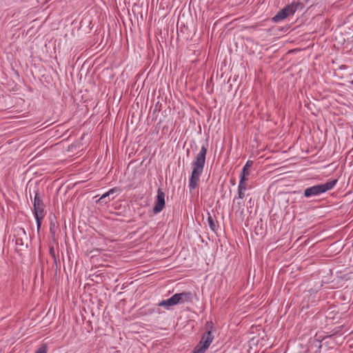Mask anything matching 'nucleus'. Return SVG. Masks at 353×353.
Masks as SVG:
<instances>
[{
  "instance_id": "17",
  "label": "nucleus",
  "mask_w": 353,
  "mask_h": 353,
  "mask_svg": "<svg viewBox=\"0 0 353 353\" xmlns=\"http://www.w3.org/2000/svg\"><path fill=\"white\" fill-rule=\"evenodd\" d=\"M19 232H22L24 235H26V232H25L24 229H23V228H21L19 230Z\"/></svg>"
},
{
  "instance_id": "3",
  "label": "nucleus",
  "mask_w": 353,
  "mask_h": 353,
  "mask_svg": "<svg viewBox=\"0 0 353 353\" xmlns=\"http://www.w3.org/2000/svg\"><path fill=\"white\" fill-rule=\"evenodd\" d=\"M336 183L337 180L334 179L329 181L325 183L319 184L307 188L304 190V196L307 198H309L313 196L319 195L330 190H332Z\"/></svg>"
},
{
  "instance_id": "16",
  "label": "nucleus",
  "mask_w": 353,
  "mask_h": 353,
  "mask_svg": "<svg viewBox=\"0 0 353 353\" xmlns=\"http://www.w3.org/2000/svg\"><path fill=\"white\" fill-rule=\"evenodd\" d=\"M50 254L52 255L53 257H54V250L53 248H51L50 250Z\"/></svg>"
},
{
  "instance_id": "1",
  "label": "nucleus",
  "mask_w": 353,
  "mask_h": 353,
  "mask_svg": "<svg viewBox=\"0 0 353 353\" xmlns=\"http://www.w3.org/2000/svg\"><path fill=\"white\" fill-rule=\"evenodd\" d=\"M208 146V143L205 145H203L195 159L192 162V170L189 179V188L190 190L195 189L198 186L199 179L203 173L205 163Z\"/></svg>"
},
{
  "instance_id": "2",
  "label": "nucleus",
  "mask_w": 353,
  "mask_h": 353,
  "mask_svg": "<svg viewBox=\"0 0 353 353\" xmlns=\"http://www.w3.org/2000/svg\"><path fill=\"white\" fill-rule=\"evenodd\" d=\"M193 296L190 292H183L181 293H176L172 296L170 299L163 300L159 303V306L165 307L169 308L178 304H184L185 303L192 302Z\"/></svg>"
},
{
  "instance_id": "6",
  "label": "nucleus",
  "mask_w": 353,
  "mask_h": 353,
  "mask_svg": "<svg viewBox=\"0 0 353 353\" xmlns=\"http://www.w3.org/2000/svg\"><path fill=\"white\" fill-rule=\"evenodd\" d=\"M165 194L161 189H159L157 191V196L155 204L153 208V212L154 214H158L160 212H161L163 209L165 208Z\"/></svg>"
},
{
  "instance_id": "5",
  "label": "nucleus",
  "mask_w": 353,
  "mask_h": 353,
  "mask_svg": "<svg viewBox=\"0 0 353 353\" xmlns=\"http://www.w3.org/2000/svg\"><path fill=\"white\" fill-rule=\"evenodd\" d=\"M34 216H45L44 204L37 192L34 198Z\"/></svg>"
},
{
  "instance_id": "13",
  "label": "nucleus",
  "mask_w": 353,
  "mask_h": 353,
  "mask_svg": "<svg viewBox=\"0 0 353 353\" xmlns=\"http://www.w3.org/2000/svg\"><path fill=\"white\" fill-rule=\"evenodd\" d=\"M34 217L37 221V230H38V232H39L40 228L41 227L42 220L44 218V216H34Z\"/></svg>"
},
{
  "instance_id": "7",
  "label": "nucleus",
  "mask_w": 353,
  "mask_h": 353,
  "mask_svg": "<svg viewBox=\"0 0 353 353\" xmlns=\"http://www.w3.org/2000/svg\"><path fill=\"white\" fill-rule=\"evenodd\" d=\"M212 342L207 340H201L199 343L196 346L194 353H204V352L209 347Z\"/></svg>"
},
{
  "instance_id": "14",
  "label": "nucleus",
  "mask_w": 353,
  "mask_h": 353,
  "mask_svg": "<svg viewBox=\"0 0 353 353\" xmlns=\"http://www.w3.org/2000/svg\"><path fill=\"white\" fill-rule=\"evenodd\" d=\"M35 353H47V346L46 345H42Z\"/></svg>"
},
{
  "instance_id": "4",
  "label": "nucleus",
  "mask_w": 353,
  "mask_h": 353,
  "mask_svg": "<svg viewBox=\"0 0 353 353\" xmlns=\"http://www.w3.org/2000/svg\"><path fill=\"white\" fill-rule=\"evenodd\" d=\"M299 6V3H295L286 6L277 12V14L272 18V21L274 22H279L291 15H293Z\"/></svg>"
},
{
  "instance_id": "15",
  "label": "nucleus",
  "mask_w": 353,
  "mask_h": 353,
  "mask_svg": "<svg viewBox=\"0 0 353 353\" xmlns=\"http://www.w3.org/2000/svg\"><path fill=\"white\" fill-rule=\"evenodd\" d=\"M244 191L245 190H238V198L239 199H243L245 197Z\"/></svg>"
},
{
  "instance_id": "18",
  "label": "nucleus",
  "mask_w": 353,
  "mask_h": 353,
  "mask_svg": "<svg viewBox=\"0 0 353 353\" xmlns=\"http://www.w3.org/2000/svg\"><path fill=\"white\" fill-rule=\"evenodd\" d=\"M351 83L353 85V80L351 81Z\"/></svg>"
},
{
  "instance_id": "9",
  "label": "nucleus",
  "mask_w": 353,
  "mask_h": 353,
  "mask_svg": "<svg viewBox=\"0 0 353 353\" xmlns=\"http://www.w3.org/2000/svg\"><path fill=\"white\" fill-rule=\"evenodd\" d=\"M117 190V188L110 189L108 192L104 193L102 194V196L99 199V201L103 202L105 203H108L110 201V199L108 198V200H106V198L109 197V196L113 193H114Z\"/></svg>"
},
{
  "instance_id": "10",
  "label": "nucleus",
  "mask_w": 353,
  "mask_h": 353,
  "mask_svg": "<svg viewBox=\"0 0 353 353\" xmlns=\"http://www.w3.org/2000/svg\"><path fill=\"white\" fill-rule=\"evenodd\" d=\"M208 223L210 226V228L212 231L216 232L217 221L214 219V217L210 213H208Z\"/></svg>"
},
{
  "instance_id": "12",
  "label": "nucleus",
  "mask_w": 353,
  "mask_h": 353,
  "mask_svg": "<svg viewBox=\"0 0 353 353\" xmlns=\"http://www.w3.org/2000/svg\"><path fill=\"white\" fill-rule=\"evenodd\" d=\"M213 339H214V336L212 335L210 330H208L207 332H205L201 338V340H204L206 341H207V340H208L210 342H212Z\"/></svg>"
},
{
  "instance_id": "11",
  "label": "nucleus",
  "mask_w": 353,
  "mask_h": 353,
  "mask_svg": "<svg viewBox=\"0 0 353 353\" xmlns=\"http://www.w3.org/2000/svg\"><path fill=\"white\" fill-rule=\"evenodd\" d=\"M248 178L240 177L239 183L238 186V190H245L248 188L247 181Z\"/></svg>"
},
{
  "instance_id": "8",
  "label": "nucleus",
  "mask_w": 353,
  "mask_h": 353,
  "mask_svg": "<svg viewBox=\"0 0 353 353\" xmlns=\"http://www.w3.org/2000/svg\"><path fill=\"white\" fill-rule=\"evenodd\" d=\"M253 165V161L251 160H248L245 165L243 166L242 171L240 174V177L248 178L250 174V169Z\"/></svg>"
}]
</instances>
